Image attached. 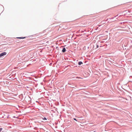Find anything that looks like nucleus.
Listing matches in <instances>:
<instances>
[{
    "instance_id": "1",
    "label": "nucleus",
    "mask_w": 132,
    "mask_h": 132,
    "mask_svg": "<svg viewBox=\"0 0 132 132\" xmlns=\"http://www.w3.org/2000/svg\"><path fill=\"white\" fill-rule=\"evenodd\" d=\"M6 54V52H4L0 54V57H1L3 56L4 55H5Z\"/></svg>"
},
{
    "instance_id": "2",
    "label": "nucleus",
    "mask_w": 132,
    "mask_h": 132,
    "mask_svg": "<svg viewBox=\"0 0 132 132\" xmlns=\"http://www.w3.org/2000/svg\"><path fill=\"white\" fill-rule=\"evenodd\" d=\"M65 51H66L65 48H63V49H62V52H64Z\"/></svg>"
},
{
    "instance_id": "3",
    "label": "nucleus",
    "mask_w": 132,
    "mask_h": 132,
    "mask_svg": "<svg viewBox=\"0 0 132 132\" xmlns=\"http://www.w3.org/2000/svg\"><path fill=\"white\" fill-rule=\"evenodd\" d=\"M82 63L81 61L79 62L78 63V64L79 65H80L81 64H82Z\"/></svg>"
},
{
    "instance_id": "4",
    "label": "nucleus",
    "mask_w": 132,
    "mask_h": 132,
    "mask_svg": "<svg viewBox=\"0 0 132 132\" xmlns=\"http://www.w3.org/2000/svg\"><path fill=\"white\" fill-rule=\"evenodd\" d=\"M26 38V37H17V38H19V39H24Z\"/></svg>"
},
{
    "instance_id": "5",
    "label": "nucleus",
    "mask_w": 132,
    "mask_h": 132,
    "mask_svg": "<svg viewBox=\"0 0 132 132\" xmlns=\"http://www.w3.org/2000/svg\"><path fill=\"white\" fill-rule=\"evenodd\" d=\"M43 119L44 120H47V119H46V118H45V117H44V118H43Z\"/></svg>"
},
{
    "instance_id": "6",
    "label": "nucleus",
    "mask_w": 132,
    "mask_h": 132,
    "mask_svg": "<svg viewBox=\"0 0 132 132\" xmlns=\"http://www.w3.org/2000/svg\"><path fill=\"white\" fill-rule=\"evenodd\" d=\"M2 128H0V131H1L2 130Z\"/></svg>"
},
{
    "instance_id": "7",
    "label": "nucleus",
    "mask_w": 132,
    "mask_h": 132,
    "mask_svg": "<svg viewBox=\"0 0 132 132\" xmlns=\"http://www.w3.org/2000/svg\"><path fill=\"white\" fill-rule=\"evenodd\" d=\"M74 119V120H76V121H77L76 120V118H74V119Z\"/></svg>"
},
{
    "instance_id": "8",
    "label": "nucleus",
    "mask_w": 132,
    "mask_h": 132,
    "mask_svg": "<svg viewBox=\"0 0 132 132\" xmlns=\"http://www.w3.org/2000/svg\"><path fill=\"white\" fill-rule=\"evenodd\" d=\"M98 45H97V47L98 48Z\"/></svg>"
},
{
    "instance_id": "9",
    "label": "nucleus",
    "mask_w": 132,
    "mask_h": 132,
    "mask_svg": "<svg viewBox=\"0 0 132 132\" xmlns=\"http://www.w3.org/2000/svg\"><path fill=\"white\" fill-rule=\"evenodd\" d=\"M77 78H79V77H77Z\"/></svg>"
},
{
    "instance_id": "10",
    "label": "nucleus",
    "mask_w": 132,
    "mask_h": 132,
    "mask_svg": "<svg viewBox=\"0 0 132 132\" xmlns=\"http://www.w3.org/2000/svg\"><path fill=\"white\" fill-rule=\"evenodd\" d=\"M117 16H116L114 17L115 18H116Z\"/></svg>"
}]
</instances>
